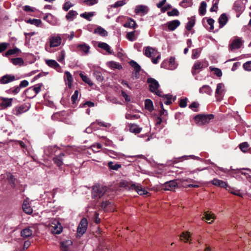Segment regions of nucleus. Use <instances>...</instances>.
Returning a JSON list of instances; mask_svg holds the SVG:
<instances>
[{"label":"nucleus","mask_w":251,"mask_h":251,"mask_svg":"<svg viewBox=\"0 0 251 251\" xmlns=\"http://www.w3.org/2000/svg\"><path fill=\"white\" fill-rule=\"evenodd\" d=\"M46 63L49 67L54 69H56L60 67L59 64L54 60H47Z\"/></svg>","instance_id":"32"},{"label":"nucleus","mask_w":251,"mask_h":251,"mask_svg":"<svg viewBox=\"0 0 251 251\" xmlns=\"http://www.w3.org/2000/svg\"><path fill=\"white\" fill-rule=\"evenodd\" d=\"M184 158L185 159H194V160H201V158L198 157V156H195L194 155H184V156H183L182 157H179L178 158H177V159H180L181 158Z\"/></svg>","instance_id":"56"},{"label":"nucleus","mask_w":251,"mask_h":251,"mask_svg":"<svg viewBox=\"0 0 251 251\" xmlns=\"http://www.w3.org/2000/svg\"><path fill=\"white\" fill-rule=\"evenodd\" d=\"M7 179L12 187H15V178L14 176L11 174H7Z\"/></svg>","instance_id":"49"},{"label":"nucleus","mask_w":251,"mask_h":251,"mask_svg":"<svg viewBox=\"0 0 251 251\" xmlns=\"http://www.w3.org/2000/svg\"><path fill=\"white\" fill-rule=\"evenodd\" d=\"M95 14V12H84L80 15V16L82 18H83L89 21H91L92 20V17L94 16Z\"/></svg>","instance_id":"34"},{"label":"nucleus","mask_w":251,"mask_h":251,"mask_svg":"<svg viewBox=\"0 0 251 251\" xmlns=\"http://www.w3.org/2000/svg\"><path fill=\"white\" fill-rule=\"evenodd\" d=\"M1 105L4 107H7L11 105L13 99L12 98H2Z\"/></svg>","instance_id":"35"},{"label":"nucleus","mask_w":251,"mask_h":251,"mask_svg":"<svg viewBox=\"0 0 251 251\" xmlns=\"http://www.w3.org/2000/svg\"><path fill=\"white\" fill-rule=\"evenodd\" d=\"M88 226L87 220L86 218H83L77 227V231L80 236H82L86 231Z\"/></svg>","instance_id":"8"},{"label":"nucleus","mask_w":251,"mask_h":251,"mask_svg":"<svg viewBox=\"0 0 251 251\" xmlns=\"http://www.w3.org/2000/svg\"><path fill=\"white\" fill-rule=\"evenodd\" d=\"M167 15L168 16H178L179 15V12L176 8H173L172 11H168Z\"/></svg>","instance_id":"51"},{"label":"nucleus","mask_w":251,"mask_h":251,"mask_svg":"<svg viewBox=\"0 0 251 251\" xmlns=\"http://www.w3.org/2000/svg\"><path fill=\"white\" fill-rule=\"evenodd\" d=\"M83 3L87 6H92L98 3V0H83Z\"/></svg>","instance_id":"58"},{"label":"nucleus","mask_w":251,"mask_h":251,"mask_svg":"<svg viewBox=\"0 0 251 251\" xmlns=\"http://www.w3.org/2000/svg\"><path fill=\"white\" fill-rule=\"evenodd\" d=\"M50 228L51 232L53 234H60L62 230L61 224L56 219H51L50 221Z\"/></svg>","instance_id":"4"},{"label":"nucleus","mask_w":251,"mask_h":251,"mask_svg":"<svg viewBox=\"0 0 251 251\" xmlns=\"http://www.w3.org/2000/svg\"><path fill=\"white\" fill-rule=\"evenodd\" d=\"M95 123H97V124L101 126H103L105 127H109L111 126V125L109 123H105L103 122H102L100 120H96Z\"/></svg>","instance_id":"61"},{"label":"nucleus","mask_w":251,"mask_h":251,"mask_svg":"<svg viewBox=\"0 0 251 251\" xmlns=\"http://www.w3.org/2000/svg\"><path fill=\"white\" fill-rule=\"evenodd\" d=\"M147 82L149 84L150 90L151 92L154 93L159 97L162 96L161 91L158 90L159 84L155 79L151 77L149 78Z\"/></svg>","instance_id":"2"},{"label":"nucleus","mask_w":251,"mask_h":251,"mask_svg":"<svg viewBox=\"0 0 251 251\" xmlns=\"http://www.w3.org/2000/svg\"><path fill=\"white\" fill-rule=\"evenodd\" d=\"M93 74L98 81L100 82H101L103 81L104 78L102 75L101 72L98 70H95L94 71Z\"/></svg>","instance_id":"43"},{"label":"nucleus","mask_w":251,"mask_h":251,"mask_svg":"<svg viewBox=\"0 0 251 251\" xmlns=\"http://www.w3.org/2000/svg\"><path fill=\"white\" fill-rule=\"evenodd\" d=\"M77 14L76 11L70 10L66 15V18L69 21H72Z\"/></svg>","instance_id":"33"},{"label":"nucleus","mask_w":251,"mask_h":251,"mask_svg":"<svg viewBox=\"0 0 251 251\" xmlns=\"http://www.w3.org/2000/svg\"><path fill=\"white\" fill-rule=\"evenodd\" d=\"M129 64L134 69V71L140 72L141 69V66L136 61L131 60Z\"/></svg>","instance_id":"40"},{"label":"nucleus","mask_w":251,"mask_h":251,"mask_svg":"<svg viewBox=\"0 0 251 251\" xmlns=\"http://www.w3.org/2000/svg\"><path fill=\"white\" fill-rule=\"evenodd\" d=\"M211 182L214 185L222 188H226L227 187V184L226 182L217 178H214L211 181Z\"/></svg>","instance_id":"23"},{"label":"nucleus","mask_w":251,"mask_h":251,"mask_svg":"<svg viewBox=\"0 0 251 251\" xmlns=\"http://www.w3.org/2000/svg\"><path fill=\"white\" fill-rule=\"evenodd\" d=\"M128 126L129 130L130 131V132L135 134L139 133L141 132L142 130V128L139 127L136 124H129Z\"/></svg>","instance_id":"26"},{"label":"nucleus","mask_w":251,"mask_h":251,"mask_svg":"<svg viewBox=\"0 0 251 251\" xmlns=\"http://www.w3.org/2000/svg\"><path fill=\"white\" fill-rule=\"evenodd\" d=\"M124 26L125 27L134 28L136 26V24L135 21L130 18L128 21L125 24Z\"/></svg>","instance_id":"45"},{"label":"nucleus","mask_w":251,"mask_h":251,"mask_svg":"<svg viewBox=\"0 0 251 251\" xmlns=\"http://www.w3.org/2000/svg\"><path fill=\"white\" fill-rule=\"evenodd\" d=\"M64 79L69 87L71 88L73 79L72 75L69 72L66 71L65 72Z\"/></svg>","instance_id":"24"},{"label":"nucleus","mask_w":251,"mask_h":251,"mask_svg":"<svg viewBox=\"0 0 251 251\" xmlns=\"http://www.w3.org/2000/svg\"><path fill=\"white\" fill-rule=\"evenodd\" d=\"M145 107L150 112H152L154 109L152 101L150 99H147L145 101Z\"/></svg>","instance_id":"30"},{"label":"nucleus","mask_w":251,"mask_h":251,"mask_svg":"<svg viewBox=\"0 0 251 251\" xmlns=\"http://www.w3.org/2000/svg\"><path fill=\"white\" fill-rule=\"evenodd\" d=\"M144 54L148 57H154L157 54V51L154 48L151 47H147L145 48Z\"/></svg>","instance_id":"14"},{"label":"nucleus","mask_w":251,"mask_h":251,"mask_svg":"<svg viewBox=\"0 0 251 251\" xmlns=\"http://www.w3.org/2000/svg\"><path fill=\"white\" fill-rule=\"evenodd\" d=\"M190 237V233L189 232H183L182 235H180V238L181 240L183 239L185 240V242L188 241L189 238Z\"/></svg>","instance_id":"60"},{"label":"nucleus","mask_w":251,"mask_h":251,"mask_svg":"<svg viewBox=\"0 0 251 251\" xmlns=\"http://www.w3.org/2000/svg\"><path fill=\"white\" fill-rule=\"evenodd\" d=\"M108 152L110 156L114 158H120L124 156L122 153L116 152L113 151H109Z\"/></svg>","instance_id":"46"},{"label":"nucleus","mask_w":251,"mask_h":251,"mask_svg":"<svg viewBox=\"0 0 251 251\" xmlns=\"http://www.w3.org/2000/svg\"><path fill=\"white\" fill-rule=\"evenodd\" d=\"M48 23L52 25H57L58 23L57 19L52 15V18L51 19H48Z\"/></svg>","instance_id":"57"},{"label":"nucleus","mask_w":251,"mask_h":251,"mask_svg":"<svg viewBox=\"0 0 251 251\" xmlns=\"http://www.w3.org/2000/svg\"><path fill=\"white\" fill-rule=\"evenodd\" d=\"M228 21V18L227 15L225 13H223L221 15L218 19V22L219 23V27H223L227 23Z\"/></svg>","instance_id":"20"},{"label":"nucleus","mask_w":251,"mask_h":251,"mask_svg":"<svg viewBox=\"0 0 251 251\" xmlns=\"http://www.w3.org/2000/svg\"><path fill=\"white\" fill-rule=\"evenodd\" d=\"M68 156L64 152H61L58 155H55L53 158L54 163L59 167H60L64 164L63 162L66 161V158Z\"/></svg>","instance_id":"5"},{"label":"nucleus","mask_w":251,"mask_h":251,"mask_svg":"<svg viewBox=\"0 0 251 251\" xmlns=\"http://www.w3.org/2000/svg\"><path fill=\"white\" fill-rule=\"evenodd\" d=\"M200 53L201 50L199 49H194L192 50V58L195 59L198 58Z\"/></svg>","instance_id":"55"},{"label":"nucleus","mask_w":251,"mask_h":251,"mask_svg":"<svg viewBox=\"0 0 251 251\" xmlns=\"http://www.w3.org/2000/svg\"><path fill=\"white\" fill-rule=\"evenodd\" d=\"M32 230L30 227H28L23 229L21 232V235L24 238H27L32 234Z\"/></svg>","instance_id":"27"},{"label":"nucleus","mask_w":251,"mask_h":251,"mask_svg":"<svg viewBox=\"0 0 251 251\" xmlns=\"http://www.w3.org/2000/svg\"><path fill=\"white\" fill-rule=\"evenodd\" d=\"M73 244L71 240H68L60 243V247L63 251H68L69 247Z\"/></svg>","instance_id":"25"},{"label":"nucleus","mask_w":251,"mask_h":251,"mask_svg":"<svg viewBox=\"0 0 251 251\" xmlns=\"http://www.w3.org/2000/svg\"><path fill=\"white\" fill-rule=\"evenodd\" d=\"M243 67L246 71H251V61L245 63Z\"/></svg>","instance_id":"64"},{"label":"nucleus","mask_w":251,"mask_h":251,"mask_svg":"<svg viewBox=\"0 0 251 251\" xmlns=\"http://www.w3.org/2000/svg\"><path fill=\"white\" fill-rule=\"evenodd\" d=\"M41 84H38L34 86L30 87L27 89V93L28 94L34 93V96H36L41 91Z\"/></svg>","instance_id":"19"},{"label":"nucleus","mask_w":251,"mask_h":251,"mask_svg":"<svg viewBox=\"0 0 251 251\" xmlns=\"http://www.w3.org/2000/svg\"><path fill=\"white\" fill-rule=\"evenodd\" d=\"M127 38L130 41H134L136 40L137 36L135 35V31L128 32L126 35Z\"/></svg>","instance_id":"48"},{"label":"nucleus","mask_w":251,"mask_h":251,"mask_svg":"<svg viewBox=\"0 0 251 251\" xmlns=\"http://www.w3.org/2000/svg\"><path fill=\"white\" fill-rule=\"evenodd\" d=\"M98 47L106 50L109 54H111L112 53V51L111 50L110 47L106 43H104V42L99 43Z\"/></svg>","instance_id":"29"},{"label":"nucleus","mask_w":251,"mask_h":251,"mask_svg":"<svg viewBox=\"0 0 251 251\" xmlns=\"http://www.w3.org/2000/svg\"><path fill=\"white\" fill-rule=\"evenodd\" d=\"M62 38L60 35L52 36L50 39V47H57L61 44Z\"/></svg>","instance_id":"12"},{"label":"nucleus","mask_w":251,"mask_h":251,"mask_svg":"<svg viewBox=\"0 0 251 251\" xmlns=\"http://www.w3.org/2000/svg\"><path fill=\"white\" fill-rule=\"evenodd\" d=\"M94 33L98 34L102 37H105L108 35V32L104 28L100 26L96 28L94 30Z\"/></svg>","instance_id":"31"},{"label":"nucleus","mask_w":251,"mask_h":251,"mask_svg":"<svg viewBox=\"0 0 251 251\" xmlns=\"http://www.w3.org/2000/svg\"><path fill=\"white\" fill-rule=\"evenodd\" d=\"M163 98L164 103L166 105H170L172 103V96L169 94L162 95Z\"/></svg>","instance_id":"41"},{"label":"nucleus","mask_w":251,"mask_h":251,"mask_svg":"<svg viewBox=\"0 0 251 251\" xmlns=\"http://www.w3.org/2000/svg\"><path fill=\"white\" fill-rule=\"evenodd\" d=\"M19 51H20V50L18 48L10 49V50H7L3 55L4 56L7 57L9 55L16 54Z\"/></svg>","instance_id":"50"},{"label":"nucleus","mask_w":251,"mask_h":251,"mask_svg":"<svg viewBox=\"0 0 251 251\" xmlns=\"http://www.w3.org/2000/svg\"><path fill=\"white\" fill-rule=\"evenodd\" d=\"M210 70L211 71L214 72V74L216 75L218 77H220L222 75V71L217 68H212L210 67Z\"/></svg>","instance_id":"59"},{"label":"nucleus","mask_w":251,"mask_h":251,"mask_svg":"<svg viewBox=\"0 0 251 251\" xmlns=\"http://www.w3.org/2000/svg\"><path fill=\"white\" fill-rule=\"evenodd\" d=\"M73 6L74 4H72L70 1H66L63 4L62 8L64 11H67L71 7H73Z\"/></svg>","instance_id":"53"},{"label":"nucleus","mask_w":251,"mask_h":251,"mask_svg":"<svg viewBox=\"0 0 251 251\" xmlns=\"http://www.w3.org/2000/svg\"><path fill=\"white\" fill-rule=\"evenodd\" d=\"M79 76L82 80L86 83H87L89 85L92 86L93 85V83L87 75H84L82 73H80L79 74Z\"/></svg>","instance_id":"42"},{"label":"nucleus","mask_w":251,"mask_h":251,"mask_svg":"<svg viewBox=\"0 0 251 251\" xmlns=\"http://www.w3.org/2000/svg\"><path fill=\"white\" fill-rule=\"evenodd\" d=\"M177 185L175 180H171L166 182L164 184V188L165 190L171 191L174 189Z\"/></svg>","instance_id":"18"},{"label":"nucleus","mask_w":251,"mask_h":251,"mask_svg":"<svg viewBox=\"0 0 251 251\" xmlns=\"http://www.w3.org/2000/svg\"><path fill=\"white\" fill-rule=\"evenodd\" d=\"M169 64L168 66L167 67H165V68L173 70H175L177 67V64L175 62V58L174 57H171L170 58L169 61Z\"/></svg>","instance_id":"28"},{"label":"nucleus","mask_w":251,"mask_h":251,"mask_svg":"<svg viewBox=\"0 0 251 251\" xmlns=\"http://www.w3.org/2000/svg\"><path fill=\"white\" fill-rule=\"evenodd\" d=\"M11 62H12L14 65L21 66L24 64L23 59L20 57L11 59Z\"/></svg>","instance_id":"44"},{"label":"nucleus","mask_w":251,"mask_h":251,"mask_svg":"<svg viewBox=\"0 0 251 251\" xmlns=\"http://www.w3.org/2000/svg\"><path fill=\"white\" fill-rule=\"evenodd\" d=\"M195 24V16H192L190 20L188 22H187V23L186 24V25L185 26L186 29L188 31H190L192 29V27L194 26Z\"/></svg>","instance_id":"36"},{"label":"nucleus","mask_w":251,"mask_h":251,"mask_svg":"<svg viewBox=\"0 0 251 251\" xmlns=\"http://www.w3.org/2000/svg\"><path fill=\"white\" fill-rule=\"evenodd\" d=\"M125 4H126V2L125 0H119V1H117V2H116L114 4L112 5L111 6L112 7L117 8L119 6H123Z\"/></svg>","instance_id":"62"},{"label":"nucleus","mask_w":251,"mask_h":251,"mask_svg":"<svg viewBox=\"0 0 251 251\" xmlns=\"http://www.w3.org/2000/svg\"><path fill=\"white\" fill-rule=\"evenodd\" d=\"M22 208L24 211L27 214H30L32 213V208L28 203L27 200L24 201L23 203Z\"/></svg>","instance_id":"21"},{"label":"nucleus","mask_w":251,"mask_h":251,"mask_svg":"<svg viewBox=\"0 0 251 251\" xmlns=\"http://www.w3.org/2000/svg\"><path fill=\"white\" fill-rule=\"evenodd\" d=\"M204 218L207 221H211L208 222L209 224H211L214 220L215 216L213 214L206 212L204 213Z\"/></svg>","instance_id":"47"},{"label":"nucleus","mask_w":251,"mask_h":251,"mask_svg":"<svg viewBox=\"0 0 251 251\" xmlns=\"http://www.w3.org/2000/svg\"><path fill=\"white\" fill-rule=\"evenodd\" d=\"M219 0H213L212 6L210 8V11L211 12H216L218 9V5Z\"/></svg>","instance_id":"52"},{"label":"nucleus","mask_w":251,"mask_h":251,"mask_svg":"<svg viewBox=\"0 0 251 251\" xmlns=\"http://www.w3.org/2000/svg\"><path fill=\"white\" fill-rule=\"evenodd\" d=\"M107 190L106 186L100 185L94 186L92 190V197L93 199H98L104 195Z\"/></svg>","instance_id":"1"},{"label":"nucleus","mask_w":251,"mask_h":251,"mask_svg":"<svg viewBox=\"0 0 251 251\" xmlns=\"http://www.w3.org/2000/svg\"><path fill=\"white\" fill-rule=\"evenodd\" d=\"M199 92L201 94L205 93L208 95H211L213 91L209 85H204L200 88Z\"/></svg>","instance_id":"22"},{"label":"nucleus","mask_w":251,"mask_h":251,"mask_svg":"<svg viewBox=\"0 0 251 251\" xmlns=\"http://www.w3.org/2000/svg\"><path fill=\"white\" fill-rule=\"evenodd\" d=\"M225 92V85L222 83H218L215 91V97L218 100H221Z\"/></svg>","instance_id":"9"},{"label":"nucleus","mask_w":251,"mask_h":251,"mask_svg":"<svg viewBox=\"0 0 251 251\" xmlns=\"http://www.w3.org/2000/svg\"><path fill=\"white\" fill-rule=\"evenodd\" d=\"M166 25L170 31H174L180 25V22L178 20H175L168 22Z\"/></svg>","instance_id":"17"},{"label":"nucleus","mask_w":251,"mask_h":251,"mask_svg":"<svg viewBox=\"0 0 251 251\" xmlns=\"http://www.w3.org/2000/svg\"><path fill=\"white\" fill-rule=\"evenodd\" d=\"M130 189L134 190L140 195H145L148 191L140 183H132L130 186Z\"/></svg>","instance_id":"6"},{"label":"nucleus","mask_w":251,"mask_h":251,"mask_svg":"<svg viewBox=\"0 0 251 251\" xmlns=\"http://www.w3.org/2000/svg\"><path fill=\"white\" fill-rule=\"evenodd\" d=\"M15 80V77L12 75H5L0 79V83L2 84H7Z\"/></svg>","instance_id":"16"},{"label":"nucleus","mask_w":251,"mask_h":251,"mask_svg":"<svg viewBox=\"0 0 251 251\" xmlns=\"http://www.w3.org/2000/svg\"><path fill=\"white\" fill-rule=\"evenodd\" d=\"M204 62L203 61H196L192 69V73L193 75H195L201 72L204 68Z\"/></svg>","instance_id":"7"},{"label":"nucleus","mask_w":251,"mask_h":251,"mask_svg":"<svg viewBox=\"0 0 251 251\" xmlns=\"http://www.w3.org/2000/svg\"><path fill=\"white\" fill-rule=\"evenodd\" d=\"M149 7L145 5H138L136 6L134 10L135 13L140 16H144L146 15L149 11Z\"/></svg>","instance_id":"10"},{"label":"nucleus","mask_w":251,"mask_h":251,"mask_svg":"<svg viewBox=\"0 0 251 251\" xmlns=\"http://www.w3.org/2000/svg\"><path fill=\"white\" fill-rule=\"evenodd\" d=\"M244 41L241 38L237 37L233 40L232 43L229 46V49L232 50L239 49L243 45Z\"/></svg>","instance_id":"13"},{"label":"nucleus","mask_w":251,"mask_h":251,"mask_svg":"<svg viewBox=\"0 0 251 251\" xmlns=\"http://www.w3.org/2000/svg\"><path fill=\"white\" fill-rule=\"evenodd\" d=\"M29 108L27 104H23L20 106H16L12 110V113L16 116H19L21 114L27 111Z\"/></svg>","instance_id":"11"},{"label":"nucleus","mask_w":251,"mask_h":251,"mask_svg":"<svg viewBox=\"0 0 251 251\" xmlns=\"http://www.w3.org/2000/svg\"><path fill=\"white\" fill-rule=\"evenodd\" d=\"M108 167L110 170L117 171L119 169L121 168L122 166L120 164H114L113 162L110 161L108 163Z\"/></svg>","instance_id":"37"},{"label":"nucleus","mask_w":251,"mask_h":251,"mask_svg":"<svg viewBox=\"0 0 251 251\" xmlns=\"http://www.w3.org/2000/svg\"><path fill=\"white\" fill-rule=\"evenodd\" d=\"M79 92L78 90H75L71 97V100L73 103H75L77 100Z\"/></svg>","instance_id":"63"},{"label":"nucleus","mask_w":251,"mask_h":251,"mask_svg":"<svg viewBox=\"0 0 251 251\" xmlns=\"http://www.w3.org/2000/svg\"><path fill=\"white\" fill-rule=\"evenodd\" d=\"M213 118L214 116L212 114H201L196 116L195 120L199 125H202L208 123Z\"/></svg>","instance_id":"3"},{"label":"nucleus","mask_w":251,"mask_h":251,"mask_svg":"<svg viewBox=\"0 0 251 251\" xmlns=\"http://www.w3.org/2000/svg\"><path fill=\"white\" fill-rule=\"evenodd\" d=\"M239 148L242 151L246 152L248 150L249 144L247 142H243L239 145Z\"/></svg>","instance_id":"54"},{"label":"nucleus","mask_w":251,"mask_h":251,"mask_svg":"<svg viewBox=\"0 0 251 251\" xmlns=\"http://www.w3.org/2000/svg\"><path fill=\"white\" fill-rule=\"evenodd\" d=\"M206 3L204 1H202L201 3L200 6L199 7V13L201 15L203 16L206 13Z\"/></svg>","instance_id":"39"},{"label":"nucleus","mask_w":251,"mask_h":251,"mask_svg":"<svg viewBox=\"0 0 251 251\" xmlns=\"http://www.w3.org/2000/svg\"><path fill=\"white\" fill-rule=\"evenodd\" d=\"M227 190L232 194L243 197V194L240 192V190L236 189L234 188L228 187Z\"/></svg>","instance_id":"38"},{"label":"nucleus","mask_w":251,"mask_h":251,"mask_svg":"<svg viewBox=\"0 0 251 251\" xmlns=\"http://www.w3.org/2000/svg\"><path fill=\"white\" fill-rule=\"evenodd\" d=\"M78 51L83 53V55H87L90 52V47L86 43L78 44L77 46Z\"/></svg>","instance_id":"15"}]
</instances>
